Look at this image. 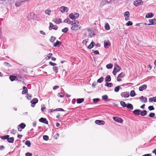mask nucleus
<instances>
[{"label":"nucleus","mask_w":156,"mask_h":156,"mask_svg":"<svg viewBox=\"0 0 156 156\" xmlns=\"http://www.w3.org/2000/svg\"><path fill=\"white\" fill-rule=\"evenodd\" d=\"M79 16V14L78 13H71L69 16V17L70 19L74 20L77 19Z\"/></svg>","instance_id":"f257e3e1"},{"label":"nucleus","mask_w":156,"mask_h":156,"mask_svg":"<svg viewBox=\"0 0 156 156\" xmlns=\"http://www.w3.org/2000/svg\"><path fill=\"white\" fill-rule=\"evenodd\" d=\"M59 10L62 13H64L65 12H67L68 10V9L66 7L62 6L60 7L59 8Z\"/></svg>","instance_id":"f03ea898"},{"label":"nucleus","mask_w":156,"mask_h":156,"mask_svg":"<svg viewBox=\"0 0 156 156\" xmlns=\"http://www.w3.org/2000/svg\"><path fill=\"white\" fill-rule=\"evenodd\" d=\"M143 2L141 0H136L133 2V4L135 6L140 5L143 4Z\"/></svg>","instance_id":"7ed1b4c3"},{"label":"nucleus","mask_w":156,"mask_h":156,"mask_svg":"<svg viewBox=\"0 0 156 156\" xmlns=\"http://www.w3.org/2000/svg\"><path fill=\"white\" fill-rule=\"evenodd\" d=\"M81 28V26L80 25H77V26H73L71 27V30H80Z\"/></svg>","instance_id":"20e7f679"},{"label":"nucleus","mask_w":156,"mask_h":156,"mask_svg":"<svg viewBox=\"0 0 156 156\" xmlns=\"http://www.w3.org/2000/svg\"><path fill=\"white\" fill-rule=\"evenodd\" d=\"M113 118L115 121L119 123H122L123 122V120L121 118H119L117 117H114Z\"/></svg>","instance_id":"39448f33"},{"label":"nucleus","mask_w":156,"mask_h":156,"mask_svg":"<svg viewBox=\"0 0 156 156\" xmlns=\"http://www.w3.org/2000/svg\"><path fill=\"white\" fill-rule=\"evenodd\" d=\"M26 126V125L24 123H21L19 125L18 127V130L19 131H21L22 129H24Z\"/></svg>","instance_id":"423d86ee"},{"label":"nucleus","mask_w":156,"mask_h":156,"mask_svg":"<svg viewBox=\"0 0 156 156\" xmlns=\"http://www.w3.org/2000/svg\"><path fill=\"white\" fill-rule=\"evenodd\" d=\"M121 95L122 97L127 98L129 97V95L128 92H126L122 93L121 94Z\"/></svg>","instance_id":"0eeeda50"},{"label":"nucleus","mask_w":156,"mask_h":156,"mask_svg":"<svg viewBox=\"0 0 156 156\" xmlns=\"http://www.w3.org/2000/svg\"><path fill=\"white\" fill-rule=\"evenodd\" d=\"M124 16L125 17V20L127 21L129 19V13L128 11L125 12L124 13Z\"/></svg>","instance_id":"6e6552de"},{"label":"nucleus","mask_w":156,"mask_h":156,"mask_svg":"<svg viewBox=\"0 0 156 156\" xmlns=\"http://www.w3.org/2000/svg\"><path fill=\"white\" fill-rule=\"evenodd\" d=\"M125 76V73H122L120 74L118 76L117 78V81H120L121 80L120 78H122Z\"/></svg>","instance_id":"1a4fd4ad"},{"label":"nucleus","mask_w":156,"mask_h":156,"mask_svg":"<svg viewBox=\"0 0 156 156\" xmlns=\"http://www.w3.org/2000/svg\"><path fill=\"white\" fill-rule=\"evenodd\" d=\"M110 45V42L108 40H105L104 41V45L105 48H108Z\"/></svg>","instance_id":"9d476101"},{"label":"nucleus","mask_w":156,"mask_h":156,"mask_svg":"<svg viewBox=\"0 0 156 156\" xmlns=\"http://www.w3.org/2000/svg\"><path fill=\"white\" fill-rule=\"evenodd\" d=\"M95 123L99 125H104L105 122L104 121L100 120H96L95 121Z\"/></svg>","instance_id":"9b49d317"},{"label":"nucleus","mask_w":156,"mask_h":156,"mask_svg":"<svg viewBox=\"0 0 156 156\" xmlns=\"http://www.w3.org/2000/svg\"><path fill=\"white\" fill-rule=\"evenodd\" d=\"M149 22L150 23V24H148V25H156V19H153L152 20H149Z\"/></svg>","instance_id":"f8f14e48"},{"label":"nucleus","mask_w":156,"mask_h":156,"mask_svg":"<svg viewBox=\"0 0 156 156\" xmlns=\"http://www.w3.org/2000/svg\"><path fill=\"white\" fill-rule=\"evenodd\" d=\"M147 88V85L146 84H144L139 87V90L140 91H141L146 89Z\"/></svg>","instance_id":"ddd939ff"},{"label":"nucleus","mask_w":156,"mask_h":156,"mask_svg":"<svg viewBox=\"0 0 156 156\" xmlns=\"http://www.w3.org/2000/svg\"><path fill=\"white\" fill-rule=\"evenodd\" d=\"M121 68L119 67V66L117 64H115V67L114 69V71H116L119 72V71L121 69Z\"/></svg>","instance_id":"4468645a"},{"label":"nucleus","mask_w":156,"mask_h":156,"mask_svg":"<svg viewBox=\"0 0 156 156\" xmlns=\"http://www.w3.org/2000/svg\"><path fill=\"white\" fill-rule=\"evenodd\" d=\"M52 21L57 24H59L62 22L61 19L60 18L54 19Z\"/></svg>","instance_id":"2eb2a0df"},{"label":"nucleus","mask_w":156,"mask_h":156,"mask_svg":"<svg viewBox=\"0 0 156 156\" xmlns=\"http://www.w3.org/2000/svg\"><path fill=\"white\" fill-rule=\"evenodd\" d=\"M39 121L40 122L44 123L45 124H48V122L46 119L43 118L40 119Z\"/></svg>","instance_id":"dca6fc26"},{"label":"nucleus","mask_w":156,"mask_h":156,"mask_svg":"<svg viewBox=\"0 0 156 156\" xmlns=\"http://www.w3.org/2000/svg\"><path fill=\"white\" fill-rule=\"evenodd\" d=\"M140 101L142 102H144L145 103L147 102V99L146 97H144L143 96H141L140 98Z\"/></svg>","instance_id":"f3484780"},{"label":"nucleus","mask_w":156,"mask_h":156,"mask_svg":"<svg viewBox=\"0 0 156 156\" xmlns=\"http://www.w3.org/2000/svg\"><path fill=\"white\" fill-rule=\"evenodd\" d=\"M140 110L139 109H136L133 111V113L134 114L136 115H138L140 114Z\"/></svg>","instance_id":"a211bd4d"},{"label":"nucleus","mask_w":156,"mask_h":156,"mask_svg":"<svg viewBox=\"0 0 156 156\" xmlns=\"http://www.w3.org/2000/svg\"><path fill=\"white\" fill-rule=\"evenodd\" d=\"M79 21L78 20H74L73 21V23L71 25L73 26H77L79 24Z\"/></svg>","instance_id":"6ab92c4d"},{"label":"nucleus","mask_w":156,"mask_h":156,"mask_svg":"<svg viewBox=\"0 0 156 156\" xmlns=\"http://www.w3.org/2000/svg\"><path fill=\"white\" fill-rule=\"evenodd\" d=\"M95 45V43L93 41H92L90 44L87 47V48L89 49H91Z\"/></svg>","instance_id":"aec40b11"},{"label":"nucleus","mask_w":156,"mask_h":156,"mask_svg":"<svg viewBox=\"0 0 156 156\" xmlns=\"http://www.w3.org/2000/svg\"><path fill=\"white\" fill-rule=\"evenodd\" d=\"M45 13L48 15H50L51 13V10L50 9H46L44 11Z\"/></svg>","instance_id":"412c9836"},{"label":"nucleus","mask_w":156,"mask_h":156,"mask_svg":"<svg viewBox=\"0 0 156 156\" xmlns=\"http://www.w3.org/2000/svg\"><path fill=\"white\" fill-rule=\"evenodd\" d=\"M38 101V99L36 98H34L32 99L31 101V104H35L37 103Z\"/></svg>","instance_id":"4be33fe9"},{"label":"nucleus","mask_w":156,"mask_h":156,"mask_svg":"<svg viewBox=\"0 0 156 156\" xmlns=\"http://www.w3.org/2000/svg\"><path fill=\"white\" fill-rule=\"evenodd\" d=\"M127 108L133 110V105L131 104L128 103L126 106Z\"/></svg>","instance_id":"5701e85b"},{"label":"nucleus","mask_w":156,"mask_h":156,"mask_svg":"<svg viewBox=\"0 0 156 156\" xmlns=\"http://www.w3.org/2000/svg\"><path fill=\"white\" fill-rule=\"evenodd\" d=\"M88 39H86L83 40L82 42V44H83V45H85V46H87V44L88 42Z\"/></svg>","instance_id":"b1692460"},{"label":"nucleus","mask_w":156,"mask_h":156,"mask_svg":"<svg viewBox=\"0 0 156 156\" xmlns=\"http://www.w3.org/2000/svg\"><path fill=\"white\" fill-rule=\"evenodd\" d=\"M153 16V14L151 12L149 13L146 15L145 17L146 18H149Z\"/></svg>","instance_id":"393cba45"},{"label":"nucleus","mask_w":156,"mask_h":156,"mask_svg":"<svg viewBox=\"0 0 156 156\" xmlns=\"http://www.w3.org/2000/svg\"><path fill=\"white\" fill-rule=\"evenodd\" d=\"M149 101L151 102L153 101L156 102V97L153 98H149Z\"/></svg>","instance_id":"a878e982"},{"label":"nucleus","mask_w":156,"mask_h":156,"mask_svg":"<svg viewBox=\"0 0 156 156\" xmlns=\"http://www.w3.org/2000/svg\"><path fill=\"white\" fill-rule=\"evenodd\" d=\"M23 91H22V94H24L26 93H27V87H23Z\"/></svg>","instance_id":"bb28decb"},{"label":"nucleus","mask_w":156,"mask_h":156,"mask_svg":"<svg viewBox=\"0 0 156 156\" xmlns=\"http://www.w3.org/2000/svg\"><path fill=\"white\" fill-rule=\"evenodd\" d=\"M22 2L20 1H18L16 2L15 5L16 6L19 7L21 5Z\"/></svg>","instance_id":"cd10ccee"},{"label":"nucleus","mask_w":156,"mask_h":156,"mask_svg":"<svg viewBox=\"0 0 156 156\" xmlns=\"http://www.w3.org/2000/svg\"><path fill=\"white\" fill-rule=\"evenodd\" d=\"M9 79L11 81H13L16 79V76H11L9 77Z\"/></svg>","instance_id":"c85d7f7f"},{"label":"nucleus","mask_w":156,"mask_h":156,"mask_svg":"<svg viewBox=\"0 0 156 156\" xmlns=\"http://www.w3.org/2000/svg\"><path fill=\"white\" fill-rule=\"evenodd\" d=\"M111 80V78L110 76L109 75H108L106 76L105 79V82H109Z\"/></svg>","instance_id":"c756f323"},{"label":"nucleus","mask_w":156,"mask_h":156,"mask_svg":"<svg viewBox=\"0 0 156 156\" xmlns=\"http://www.w3.org/2000/svg\"><path fill=\"white\" fill-rule=\"evenodd\" d=\"M147 114V112L146 110H144L140 112V114L142 116H144L145 115Z\"/></svg>","instance_id":"7c9ffc66"},{"label":"nucleus","mask_w":156,"mask_h":156,"mask_svg":"<svg viewBox=\"0 0 156 156\" xmlns=\"http://www.w3.org/2000/svg\"><path fill=\"white\" fill-rule=\"evenodd\" d=\"M84 101L83 98H79L77 100V103L78 104Z\"/></svg>","instance_id":"2f4dec72"},{"label":"nucleus","mask_w":156,"mask_h":156,"mask_svg":"<svg viewBox=\"0 0 156 156\" xmlns=\"http://www.w3.org/2000/svg\"><path fill=\"white\" fill-rule=\"evenodd\" d=\"M136 94L134 90H131L130 92V95L131 97H133Z\"/></svg>","instance_id":"473e14b6"},{"label":"nucleus","mask_w":156,"mask_h":156,"mask_svg":"<svg viewBox=\"0 0 156 156\" xmlns=\"http://www.w3.org/2000/svg\"><path fill=\"white\" fill-rule=\"evenodd\" d=\"M14 140V138L13 137H11L9 138H8L7 141L9 143H13Z\"/></svg>","instance_id":"72a5a7b5"},{"label":"nucleus","mask_w":156,"mask_h":156,"mask_svg":"<svg viewBox=\"0 0 156 156\" xmlns=\"http://www.w3.org/2000/svg\"><path fill=\"white\" fill-rule=\"evenodd\" d=\"M25 144L29 147H30L31 145L30 142L29 140H27L25 142Z\"/></svg>","instance_id":"f704fd0d"},{"label":"nucleus","mask_w":156,"mask_h":156,"mask_svg":"<svg viewBox=\"0 0 156 156\" xmlns=\"http://www.w3.org/2000/svg\"><path fill=\"white\" fill-rule=\"evenodd\" d=\"M52 55V53H49L48 55H47L45 58L46 60L49 59L51 56Z\"/></svg>","instance_id":"c9c22d12"},{"label":"nucleus","mask_w":156,"mask_h":156,"mask_svg":"<svg viewBox=\"0 0 156 156\" xmlns=\"http://www.w3.org/2000/svg\"><path fill=\"white\" fill-rule=\"evenodd\" d=\"M120 104L123 107H126V106L127 105L123 101H121L120 102Z\"/></svg>","instance_id":"e433bc0d"},{"label":"nucleus","mask_w":156,"mask_h":156,"mask_svg":"<svg viewBox=\"0 0 156 156\" xmlns=\"http://www.w3.org/2000/svg\"><path fill=\"white\" fill-rule=\"evenodd\" d=\"M105 28L106 30H109L110 29V27L109 24L107 23L105 25Z\"/></svg>","instance_id":"4c0bfd02"},{"label":"nucleus","mask_w":156,"mask_h":156,"mask_svg":"<svg viewBox=\"0 0 156 156\" xmlns=\"http://www.w3.org/2000/svg\"><path fill=\"white\" fill-rule=\"evenodd\" d=\"M16 80L21 81L22 80V78L20 76L18 75L16 76Z\"/></svg>","instance_id":"58836bf2"},{"label":"nucleus","mask_w":156,"mask_h":156,"mask_svg":"<svg viewBox=\"0 0 156 156\" xmlns=\"http://www.w3.org/2000/svg\"><path fill=\"white\" fill-rule=\"evenodd\" d=\"M113 67V65L111 64H109L106 66L107 68L108 69H111Z\"/></svg>","instance_id":"ea45409f"},{"label":"nucleus","mask_w":156,"mask_h":156,"mask_svg":"<svg viewBox=\"0 0 156 156\" xmlns=\"http://www.w3.org/2000/svg\"><path fill=\"white\" fill-rule=\"evenodd\" d=\"M87 30L88 32H89V35L91 37H92V35L93 34V32L90 29H88Z\"/></svg>","instance_id":"a19ab883"},{"label":"nucleus","mask_w":156,"mask_h":156,"mask_svg":"<svg viewBox=\"0 0 156 156\" xmlns=\"http://www.w3.org/2000/svg\"><path fill=\"white\" fill-rule=\"evenodd\" d=\"M55 39H56L55 37H53V36H51V37L50 40V41L51 42H53L55 41Z\"/></svg>","instance_id":"79ce46f5"},{"label":"nucleus","mask_w":156,"mask_h":156,"mask_svg":"<svg viewBox=\"0 0 156 156\" xmlns=\"http://www.w3.org/2000/svg\"><path fill=\"white\" fill-rule=\"evenodd\" d=\"M9 136V135H6L5 136H2L1 138L2 140H5V139H8Z\"/></svg>","instance_id":"37998d69"},{"label":"nucleus","mask_w":156,"mask_h":156,"mask_svg":"<svg viewBox=\"0 0 156 156\" xmlns=\"http://www.w3.org/2000/svg\"><path fill=\"white\" fill-rule=\"evenodd\" d=\"M60 44L59 42L57 41L55 43H54V47H57Z\"/></svg>","instance_id":"c03bdc74"},{"label":"nucleus","mask_w":156,"mask_h":156,"mask_svg":"<svg viewBox=\"0 0 156 156\" xmlns=\"http://www.w3.org/2000/svg\"><path fill=\"white\" fill-rule=\"evenodd\" d=\"M132 22L131 21H129L126 23V25L127 26H131L132 25Z\"/></svg>","instance_id":"a18cd8bd"},{"label":"nucleus","mask_w":156,"mask_h":156,"mask_svg":"<svg viewBox=\"0 0 156 156\" xmlns=\"http://www.w3.org/2000/svg\"><path fill=\"white\" fill-rule=\"evenodd\" d=\"M112 85V83H108V82H106L105 84V86L108 87H111Z\"/></svg>","instance_id":"49530a36"},{"label":"nucleus","mask_w":156,"mask_h":156,"mask_svg":"<svg viewBox=\"0 0 156 156\" xmlns=\"http://www.w3.org/2000/svg\"><path fill=\"white\" fill-rule=\"evenodd\" d=\"M104 80V78L103 77H101L97 80V82L99 83H101Z\"/></svg>","instance_id":"de8ad7c7"},{"label":"nucleus","mask_w":156,"mask_h":156,"mask_svg":"<svg viewBox=\"0 0 156 156\" xmlns=\"http://www.w3.org/2000/svg\"><path fill=\"white\" fill-rule=\"evenodd\" d=\"M49 30H51L53 29L54 26L53 24L51 23H49Z\"/></svg>","instance_id":"09e8293b"},{"label":"nucleus","mask_w":156,"mask_h":156,"mask_svg":"<svg viewBox=\"0 0 156 156\" xmlns=\"http://www.w3.org/2000/svg\"><path fill=\"white\" fill-rule=\"evenodd\" d=\"M53 70L55 71L56 73H57L58 71V68L57 67L54 66L53 67Z\"/></svg>","instance_id":"8fccbe9b"},{"label":"nucleus","mask_w":156,"mask_h":156,"mask_svg":"<svg viewBox=\"0 0 156 156\" xmlns=\"http://www.w3.org/2000/svg\"><path fill=\"white\" fill-rule=\"evenodd\" d=\"M43 139L44 140H48L49 139V137L47 135H44L43 136Z\"/></svg>","instance_id":"3c124183"},{"label":"nucleus","mask_w":156,"mask_h":156,"mask_svg":"<svg viewBox=\"0 0 156 156\" xmlns=\"http://www.w3.org/2000/svg\"><path fill=\"white\" fill-rule=\"evenodd\" d=\"M68 30V29L67 27H65L62 30V31L64 33H66Z\"/></svg>","instance_id":"603ef678"},{"label":"nucleus","mask_w":156,"mask_h":156,"mask_svg":"<svg viewBox=\"0 0 156 156\" xmlns=\"http://www.w3.org/2000/svg\"><path fill=\"white\" fill-rule=\"evenodd\" d=\"M108 97L107 95H104L102 96V99L104 100L105 101H107L106 100L108 98Z\"/></svg>","instance_id":"864d4df0"},{"label":"nucleus","mask_w":156,"mask_h":156,"mask_svg":"<svg viewBox=\"0 0 156 156\" xmlns=\"http://www.w3.org/2000/svg\"><path fill=\"white\" fill-rule=\"evenodd\" d=\"M106 0H101V4L102 5H104L107 4Z\"/></svg>","instance_id":"5fc2aeb1"},{"label":"nucleus","mask_w":156,"mask_h":156,"mask_svg":"<svg viewBox=\"0 0 156 156\" xmlns=\"http://www.w3.org/2000/svg\"><path fill=\"white\" fill-rule=\"evenodd\" d=\"M119 86H118L115 88L114 89V91L115 92H118L119 91Z\"/></svg>","instance_id":"6e6d98bb"},{"label":"nucleus","mask_w":156,"mask_h":156,"mask_svg":"<svg viewBox=\"0 0 156 156\" xmlns=\"http://www.w3.org/2000/svg\"><path fill=\"white\" fill-rule=\"evenodd\" d=\"M64 94L63 93H58V95H57L58 97H60L61 98L63 97L64 96Z\"/></svg>","instance_id":"4d7b16f0"},{"label":"nucleus","mask_w":156,"mask_h":156,"mask_svg":"<svg viewBox=\"0 0 156 156\" xmlns=\"http://www.w3.org/2000/svg\"><path fill=\"white\" fill-rule=\"evenodd\" d=\"M148 108L149 110L150 111L154 110V108L152 106H149L148 107Z\"/></svg>","instance_id":"13d9d810"},{"label":"nucleus","mask_w":156,"mask_h":156,"mask_svg":"<svg viewBox=\"0 0 156 156\" xmlns=\"http://www.w3.org/2000/svg\"><path fill=\"white\" fill-rule=\"evenodd\" d=\"M99 100L98 98H94L93 99V101L94 102L96 103L98 102Z\"/></svg>","instance_id":"bf43d9fd"},{"label":"nucleus","mask_w":156,"mask_h":156,"mask_svg":"<svg viewBox=\"0 0 156 156\" xmlns=\"http://www.w3.org/2000/svg\"><path fill=\"white\" fill-rule=\"evenodd\" d=\"M155 115V114L153 113H150V114L149 115V116L150 117H153Z\"/></svg>","instance_id":"052dcab7"},{"label":"nucleus","mask_w":156,"mask_h":156,"mask_svg":"<svg viewBox=\"0 0 156 156\" xmlns=\"http://www.w3.org/2000/svg\"><path fill=\"white\" fill-rule=\"evenodd\" d=\"M32 96L30 95H29L28 94H27V98L28 99H30Z\"/></svg>","instance_id":"680f3d73"},{"label":"nucleus","mask_w":156,"mask_h":156,"mask_svg":"<svg viewBox=\"0 0 156 156\" xmlns=\"http://www.w3.org/2000/svg\"><path fill=\"white\" fill-rule=\"evenodd\" d=\"M32 154L31 153L27 152L25 154L26 156H32Z\"/></svg>","instance_id":"e2e57ef3"},{"label":"nucleus","mask_w":156,"mask_h":156,"mask_svg":"<svg viewBox=\"0 0 156 156\" xmlns=\"http://www.w3.org/2000/svg\"><path fill=\"white\" fill-rule=\"evenodd\" d=\"M93 51V53L96 55H98L99 54V52L98 50L94 51L92 50Z\"/></svg>","instance_id":"0e129e2a"},{"label":"nucleus","mask_w":156,"mask_h":156,"mask_svg":"<svg viewBox=\"0 0 156 156\" xmlns=\"http://www.w3.org/2000/svg\"><path fill=\"white\" fill-rule=\"evenodd\" d=\"M73 23V21H71V20L69 19L68 18V23L72 25V23Z\"/></svg>","instance_id":"69168bd1"},{"label":"nucleus","mask_w":156,"mask_h":156,"mask_svg":"<svg viewBox=\"0 0 156 156\" xmlns=\"http://www.w3.org/2000/svg\"><path fill=\"white\" fill-rule=\"evenodd\" d=\"M49 64L51 66H54L56 65V64L55 63H53L51 62H49Z\"/></svg>","instance_id":"338daca9"},{"label":"nucleus","mask_w":156,"mask_h":156,"mask_svg":"<svg viewBox=\"0 0 156 156\" xmlns=\"http://www.w3.org/2000/svg\"><path fill=\"white\" fill-rule=\"evenodd\" d=\"M41 110L42 111H43L45 109V108L44 107V105H42L41 106Z\"/></svg>","instance_id":"774afa93"}]
</instances>
